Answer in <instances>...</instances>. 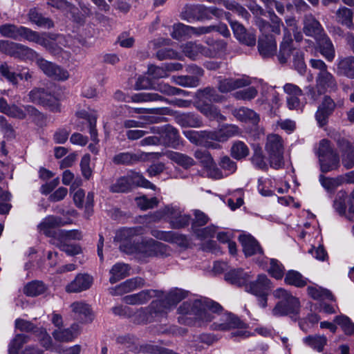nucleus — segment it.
I'll return each instance as SVG.
<instances>
[{
  "label": "nucleus",
  "mask_w": 354,
  "mask_h": 354,
  "mask_svg": "<svg viewBox=\"0 0 354 354\" xmlns=\"http://www.w3.org/2000/svg\"><path fill=\"white\" fill-rule=\"evenodd\" d=\"M272 288L271 281L266 274H259L257 279L252 281L251 279L245 286V290L254 296L265 295L269 293Z\"/></svg>",
  "instance_id": "nucleus-18"
},
{
  "label": "nucleus",
  "mask_w": 354,
  "mask_h": 354,
  "mask_svg": "<svg viewBox=\"0 0 354 354\" xmlns=\"http://www.w3.org/2000/svg\"><path fill=\"white\" fill-rule=\"evenodd\" d=\"M45 286L41 281H32L28 283L25 287L24 293L30 297L37 296L45 291Z\"/></svg>",
  "instance_id": "nucleus-57"
},
{
  "label": "nucleus",
  "mask_w": 354,
  "mask_h": 354,
  "mask_svg": "<svg viewBox=\"0 0 354 354\" xmlns=\"http://www.w3.org/2000/svg\"><path fill=\"white\" fill-rule=\"evenodd\" d=\"M232 114L238 120L252 124H257L260 120L259 115L255 111L245 107L234 109Z\"/></svg>",
  "instance_id": "nucleus-42"
},
{
  "label": "nucleus",
  "mask_w": 354,
  "mask_h": 354,
  "mask_svg": "<svg viewBox=\"0 0 354 354\" xmlns=\"http://www.w3.org/2000/svg\"><path fill=\"white\" fill-rule=\"evenodd\" d=\"M65 225V222L59 217L55 216H48L44 218L38 225L40 232L48 236L52 237L51 243L54 239H58V232L59 230L57 227Z\"/></svg>",
  "instance_id": "nucleus-19"
},
{
  "label": "nucleus",
  "mask_w": 354,
  "mask_h": 354,
  "mask_svg": "<svg viewBox=\"0 0 354 354\" xmlns=\"http://www.w3.org/2000/svg\"><path fill=\"white\" fill-rule=\"evenodd\" d=\"M284 281L286 284L296 287H303L307 283L306 279L295 270H289L285 276Z\"/></svg>",
  "instance_id": "nucleus-49"
},
{
  "label": "nucleus",
  "mask_w": 354,
  "mask_h": 354,
  "mask_svg": "<svg viewBox=\"0 0 354 354\" xmlns=\"http://www.w3.org/2000/svg\"><path fill=\"white\" fill-rule=\"evenodd\" d=\"M343 106L344 101L342 100L335 102L330 96L325 95L315 113V119L319 126L324 127L326 125L328 122V117L333 113L335 108Z\"/></svg>",
  "instance_id": "nucleus-12"
},
{
  "label": "nucleus",
  "mask_w": 354,
  "mask_h": 354,
  "mask_svg": "<svg viewBox=\"0 0 354 354\" xmlns=\"http://www.w3.org/2000/svg\"><path fill=\"white\" fill-rule=\"evenodd\" d=\"M283 91L287 94V105L290 109H297L300 106L299 97L302 91L295 84L287 83L283 86Z\"/></svg>",
  "instance_id": "nucleus-32"
},
{
  "label": "nucleus",
  "mask_w": 354,
  "mask_h": 354,
  "mask_svg": "<svg viewBox=\"0 0 354 354\" xmlns=\"http://www.w3.org/2000/svg\"><path fill=\"white\" fill-rule=\"evenodd\" d=\"M337 74L354 79V57H339L337 59Z\"/></svg>",
  "instance_id": "nucleus-36"
},
{
  "label": "nucleus",
  "mask_w": 354,
  "mask_h": 354,
  "mask_svg": "<svg viewBox=\"0 0 354 354\" xmlns=\"http://www.w3.org/2000/svg\"><path fill=\"white\" fill-rule=\"evenodd\" d=\"M68 241L54 239L53 244L58 247L61 250L69 256L76 255L81 252V248L77 245H69Z\"/></svg>",
  "instance_id": "nucleus-54"
},
{
  "label": "nucleus",
  "mask_w": 354,
  "mask_h": 354,
  "mask_svg": "<svg viewBox=\"0 0 354 354\" xmlns=\"http://www.w3.org/2000/svg\"><path fill=\"white\" fill-rule=\"evenodd\" d=\"M80 327L78 324H74L68 328L57 329L53 333L54 338L59 342H71L80 334Z\"/></svg>",
  "instance_id": "nucleus-39"
},
{
  "label": "nucleus",
  "mask_w": 354,
  "mask_h": 354,
  "mask_svg": "<svg viewBox=\"0 0 354 354\" xmlns=\"http://www.w3.org/2000/svg\"><path fill=\"white\" fill-rule=\"evenodd\" d=\"M28 342V337L26 335L20 334L16 335L15 339L11 342L9 346L8 352L9 354H18L19 350L24 345V344Z\"/></svg>",
  "instance_id": "nucleus-64"
},
{
  "label": "nucleus",
  "mask_w": 354,
  "mask_h": 354,
  "mask_svg": "<svg viewBox=\"0 0 354 354\" xmlns=\"http://www.w3.org/2000/svg\"><path fill=\"white\" fill-rule=\"evenodd\" d=\"M338 146L342 151V164L346 169L354 167V147L347 140H341Z\"/></svg>",
  "instance_id": "nucleus-41"
},
{
  "label": "nucleus",
  "mask_w": 354,
  "mask_h": 354,
  "mask_svg": "<svg viewBox=\"0 0 354 354\" xmlns=\"http://www.w3.org/2000/svg\"><path fill=\"white\" fill-rule=\"evenodd\" d=\"M249 154V149L248 146L242 141H236L231 147V155L236 159L241 160Z\"/></svg>",
  "instance_id": "nucleus-51"
},
{
  "label": "nucleus",
  "mask_w": 354,
  "mask_h": 354,
  "mask_svg": "<svg viewBox=\"0 0 354 354\" xmlns=\"http://www.w3.org/2000/svg\"><path fill=\"white\" fill-rule=\"evenodd\" d=\"M0 33L3 37L16 40L26 39L39 45H46L44 37L39 36V32L24 26L6 24L0 26Z\"/></svg>",
  "instance_id": "nucleus-7"
},
{
  "label": "nucleus",
  "mask_w": 354,
  "mask_h": 354,
  "mask_svg": "<svg viewBox=\"0 0 354 354\" xmlns=\"http://www.w3.org/2000/svg\"><path fill=\"white\" fill-rule=\"evenodd\" d=\"M239 240L243 247V252L246 257L262 253V249L261 248L259 243L250 234H241L239 236Z\"/></svg>",
  "instance_id": "nucleus-34"
},
{
  "label": "nucleus",
  "mask_w": 354,
  "mask_h": 354,
  "mask_svg": "<svg viewBox=\"0 0 354 354\" xmlns=\"http://www.w3.org/2000/svg\"><path fill=\"white\" fill-rule=\"evenodd\" d=\"M333 207L340 215H346L347 208L349 214H354V191L348 197L344 191H339L337 194Z\"/></svg>",
  "instance_id": "nucleus-23"
},
{
  "label": "nucleus",
  "mask_w": 354,
  "mask_h": 354,
  "mask_svg": "<svg viewBox=\"0 0 354 354\" xmlns=\"http://www.w3.org/2000/svg\"><path fill=\"white\" fill-rule=\"evenodd\" d=\"M196 96L197 104L221 102L224 100L222 95H220L215 88L210 87L198 91Z\"/></svg>",
  "instance_id": "nucleus-38"
},
{
  "label": "nucleus",
  "mask_w": 354,
  "mask_h": 354,
  "mask_svg": "<svg viewBox=\"0 0 354 354\" xmlns=\"http://www.w3.org/2000/svg\"><path fill=\"white\" fill-rule=\"evenodd\" d=\"M141 156L138 154L129 152L120 153L113 158V162L116 164H131L138 161Z\"/></svg>",
  "instance_id": "nucleus-59"
},
{
  "label": "nucleus",
  "mask_w": 354,
  "mask_h": 354,
  "mask_svg": "<svg viewBox=\"0 0 354 354\" xmlns=\"http://www.w3.org/2000/svg\"><path fill=\"white\" fill-rule=\"evenodd\" d=\"M162 292L156 290H144L138 293L129 295L122 298V301L129 305H143L153 297L160 298Z\"/></svg>",
  "instance_id": "nucleus-22"
},
{
  "label": "nucleus",
  "mask_w": 354,
  "mask_h": 354,
  "mask_svg": "<svg viewBox=\"0 0 354 354\" xmlns=\"http://www.w3.org/2000/svg\"><path fill=\"white\" fill-rule=\"evenodd\" d=\"M0 111L12 118L24 119L27 114L35 115L37 110L30 105L24 107L8 105L5 99L0 98Z\"/></svg>",
  "instance_id": "nucleus-17"
},
{
  "label": "nucleus",
  "mask_w": 354,
  "mask_h": 354,
  "mask_svg": "<svg viewBox=\"0 0 354 354\" xmlns=\"http://www.w3.org/2000/svg\"><path fill=\"white\" fill-rule=\"evenodd\" d=\"M315 39L319 46L321 54L327 61L332 62L335 56V50L330 38L324 33Z\"/></svg>",
  "instance_id": "nucleus-40"
},
{
  "label": "nucleus",
  "mask_w": 354,
  "mask_h": 354,
  "mask_svg": "<svg viewBox=\"0 0 354 354\" xmlns=\"http://www.w3.org/2000/svg\"><path fill=\"white\" fill-rule=\"evenodd\" d=\"M129 266L124 263H117L113 266L110 270V279L111 283H115L117 281L127 277L129 274Z\"/></svg>",
  "instance_id": "nucleus-43"
},
{
  "label": "nucleus",
  "mask_w": 354,
  "mask_h": 354,
  "mask_svg": "<svg viewBox=\"0 0 354 354\" xmlns=\"http://www.w3.org/2000/svg\"><path fill=\"white\" fill-rule=\"evenodd\" d=\"M304 343L316 350L318 352H322L324 350V346L327 343V338L324 335H309L303 339Z\"/></svg>",
  "instance_id": "nucleus-47"
},
{
  "label": "nucleus",
  "mask_w": 354,
  "mask_h": 354,
  "mask_svg": "<svg viewBox=\"0 0 354 354\" xmlns=\"http://www.w3.org/2000/svg\"><path fill=\"white\" fill-rule=\"evenodd\" d=\"M310 66L318 70L316 75V87L320 91L335 92L337 90L338 84L335 77L328 70V66L321 59H311Z\"/></svg>",
  "instance_id": "nucleus-6"
},
{
  "label": "nucleus",
  "mask_w": 354,
  "mask_h": 354,
  "mask_svg": "<svg viewBox=\"0 0 354 354\" xmlns=\"http://www.w3.org/2000/svg\"><path fill=\"white\" fill-rule=\"evenodd\" d=\"M133 184L145 188L156 189L153 184L137 173L120 178L111 186L110 189L113 192H125L129 191Z\"/></svg>",
  "instance_id": "nucleus-11"
},
{
  "label": "nucleus",
  "mask_w": 354,
  "mask_h": 354,
  "mask_svg": "<svg viewBox=\"0 0 354 354\" xmlns=\"http://www.w3.org/2000/svg\"><path fill=\"white\" fill-rule=\"evenodd\" d=\"M293 65L295 68L300 73L304 74L306 71V66L304 59V53L299 49H294L293 51Z\"/></svg>",
  "instance_id": "nucleus-62"
},
{
  "label": "nucleus",
  "mask_w": 354,
  "mask_h": 354,
  "mask_svg": "<svg viewBox=\"0 0 354 354\" xmlns=\"http://www.w3.org/2000/svg\"><path fill=\"white\" fill-rule=\"evenodd\" d=\"M230 25L234 36L239 41L248 46L255 45L256 36L253 32H247L245 28L236 21H231Z\"/></svg>",
  "instance_id": "nucleus-33"
},
{
  "label": "nucleus",
  "mask_w": 354,
  "mask_h": 354,
  "mask_svg": "<svg viewBox=\"0 0 354 354\" xmlns=\"http://www.w3.org/2000/svg\"><path fill=\"white\" fill-rule=\"evenodd\" d=\"M144 233V228L141 226L122 228L118 230L115 236L114 241L118 243L120 250H121L122 245H133L131 243L132 239L137 235H140Z\"/></svg>",
  "instance_id": "nucleus-24"
},
{
  "label": "nucleus",
  "mask_w": 354,
  "mask_h": 354,
  "mask_svg": "<svg viewBox=\"0 0 354 354\" xmlns=\"http://www.w3.org/2000/svg\"><path fill=\"white\" fill-rule=\"evenodd\" d=\"M258 50L263 58L274 56L277 53V42L273 36L262 35L259 39Z\"/></svg>",
  "instance_id": "nucleus-27"
},
{
  "label": "nucleus",
  "mask_w": 354,
  "mask_h": 354,
  "mask_svg": "<svg viewBox=\"0 0 354 354\" xmlns=\"http://www.w3.org/2000/svg\"><path fill=\"white\" fill-rule=\"evenodd\" d=\"M93 283V278L86 274H80L75 279L66 286L68 292H78L89 288Z\"/></svg>",
  "instance_id": "nucleus-31"
},
{
  "label": "nucleus",
  "mask_w": 354,
  "mask_h": 354,
  "mask_svg": "<svg viewBox=\"0 0 354 354\" xmlns=\"http://www.w3.org/2000/svg\"><path fill=\"white\" fill-rule=\"evenodd\" d=\"M28 16L30 21L39 27L50 28L54 26L50 19L43 17L36 8H31L28 12Z\"/></svg>",
  "instance_id": "nucleus-46"
},
{
  "label": "nucleus",
  "mask_w": 354,
  "mask_h": 354,
  "mask_svg": "<svg viewBox=\"0 0 354 354\" xmlns=\"http://www.w3.org/2000/svg\"><path fill=\"white\" fill-rule=\"evenodd\" d=\"M212 26H201L198 28L178 24L173 26L171 36L176 39H180L183 37L192 35H201L210 32Z\"/></svg>",
  "instance_id": "nucleus-20"
},
{
  "label": "nucleus",
  "mask_w": 354,
  "mask_h": 354,
  "mask_svg": "<svg viewBox=\"0 0 354 354\" xmlns=\"http://www.w3.org/2000/svg\"><path fill=\"white\" fill-rule=\"evenodd\" d=\"M194 157L200 162L203 167L207 169H212L215 165L210 153L206 150H196L194 153Z\"/></svg>",
  "instance_id": "nucleus-56"
},
{
  "label": "nucleus",
  "mask_w": 354,
  "mask_h": 354,
  "mask_svg": "<svg viewBox=\"0 0 354 354\" xmlns=\"http://www.w3.org/2000/svg\"><path fill=\"white\" fill-rule=\"evenodd\" d=\"M36 64L44 74L54 80H66L69 77L67 71L41 57L37 59Z\"/></svg>",
  "instance_id": "nucleus-16"
},
{
  "label": "nucleus",
  "mask_w": 354,
  "mask_h": 354,
  "mask_svg": "<svg viewBox=\"0 0 354 354\" xmlns=\"http://www.w3.org/2000/svg\"><path fill=\"white\" fill-rule=\"evenodd\" d=\"M178 122L182 126H188L191 127H199L201 126V120L192 114H184L179 117Z\"/></svg>",
  "instance_id": "nucleus-63"
},
{
  "label": "nucleus",
  "mask_w": 354,
  "mask_h": 354,
  "mask_svg": "<svg viewBox=\"0 0 354 354\" xmlns=\"http://www.w3.org/2000/svg\"><path fill=\"white\" fill-rule=\"evenodd\" d=\"M240 133L241 131L237 126L234 124H225L217 131H209V133H206V135L209 138L210 140L225 142L230 138Z\"/></svg>",
  "instance_id": "nucleus-25"
},
{
  "label": "nucleus",
  "mask_w": 354,
  "mask_h": 354,
  "mask_svg": "<svg viewBox=\"0 0 354 354\" xmlns=\"http://www.w3.org/2000/svg\"><path fill=\"white\" fill-rule=\"evenodd\" d=\"M304 32L315 39L325 33L320 23L312 15H307L304 17Z\"/></svg>",
  "instance_id": "nucleus-37"
},
{
  "label": "nucleus",
  "mask_w": 354,
  "mask_h": 354,
  "mask_svg": "<svg viewBox=\"0 0 354 354\" xmlns=\"http://www.w3.org/2000/svg\"><path fill=\"white\" fill-rule=\"evenodd\" d=\"M209 47H203L196 43L188 42L183 46V52L190 59H195L200 55L205 57H214L219 51L225 48V44L223 41H207Z\"/></svg>",
  "instance_id": "nucleus-9"
},
{
  "label": "nucleus",
  "mask_w": 354,
  "mask_h": 354,
  "mask_svg": "<svg viewBox=\"0 0 354 354\" xmlns=\"http://www.w3.org/2000/svg\"><path fill=\"white\" fill-rule=\"evenodd\" d=\"M243 323L236 316L225 313L221 315L219 322H215L212 325V328L218 330H227L232 328H241Z\"/></svg>",
  "instance_id": "nucleus-29"
},
{
  "label": "nucleus",
  "mask_w": 354,
  "mask_h": 354,
  "mask_svg": "<svg viewBox=\"0 0 354 354\" xmlns=\"http://www.w3.org/2000/svg\"><path fill=\"white\" fill-rule=\"evenodd\" d=\"M145 284V281L141 277H134L120 283L115 288L110 290L112 295H122L127 292H132L138 288H142Z\"/></svg>",
  "instance_id": "nucleus-30"
},
{
  "label": "nucleus",
  "mask_w": 354,
  "mask_h": 354,
  "mask_svg": "<svg viewBox=\"0 0 354 354\" xmlns=\"http://www.w3.org/2000/svg\"><path fill=\"white\" fill-rule=\"evenodd\" d=\"M39 36L44 37L46 45H41L52 53H57L63 46H67L66 38L61 35L41 33Z\"/></svg>",
  "instance_id": "nucleus-28"
},
{
  "label": "nucleus",
  "mask_w": 354,
  "mask_h": 354,
  "mask_svg": "<svg viewBox=\"0 0 354 354\" xmlns=\"http://www.w3.org/2000/svg\"><path fill=\"white\" fill-rule=\"evenodd\" d=\"M189 72L193 75L173 76L171 80L176 84L184 87H196L199 85V78L203 75V70L193 65L189 67Z\"/></svg>",
  "instance_id": "nucleus-21"
},
{
  "label": "nucleus",
  "mask_w": 354,
  "mask_h": 354,
  "mask_svg": "<svg viewBox=\"0 0 354 354\" xmlns=\"http://www.w3.org/2000/svg\"><path fill=\"white\" fill-rule=\"evenodd\" d=\"M250 272H245L240 268L231 270L225 275V279L230 283L237 286H243L245 289L250 281Z\"/></svg>",
  "instance_id": "nucleus-35"
},
{
  "label": "nucleus",
  "mask_w": 354,
  "mask_h": 354,
  "mask_svg": "<svg viewBox=\"0 0 354 354\" xmlns=\"http://www.w3.org/2000/svg\"><path fill=\"white\" fill-rule=\"evenodd\" d=\"M292 39L290 36H285L283 41L280 45L279 53L278 55V59L280 63H286L290 56V54L293 55L295 48H292Z\"/></svg>",
  "instance_id": "nucleus-48"
},
{
  "label": "nucleus",
  "mask_w": 354,
  "mask_h": 354,
  "mask_svg": "<svg viewBox=\"0 0 354 354\" xmlns=\"http://www.w3.org/2000/svg\"><path fill=\"white\" fill-rule=\"evenodd\" d=\"M315 153L318 157L322 172L326 173L339 167V155L329 140L326 139L320 140Z\"/></svg>",
  "instance_id": "nucleus-5"
},
{
  "label": "nucleus",
  "mask_w": 354,
  "mask_h": 354,
  "mask_svg": "<svg viewBox=\"0 0 354 354\" xmlns=\"http://www.w3.org/2000/svg\"><path fill=\"white\" fill-rule=\"evenodd\" d=\"M206 133H209V131H201L198 132L194 130H185L183 131L185 136L192 143L198 145L203 141L205 140L208 142L209 138L207 137Z\"/></svg>",
  "instance_id": "nucleus-52"
},
{
  "label": "nucleus",
  "mask_w": 354,
  "mask_h": 354,
  "mask_svg": "<svg viewBox=\"0 0 354 354\" xmlns=\"http://www.w3.org/2000/svg\"><path fill=\"white\" fill-rule=\"evenodd\" d=\"M151 131L160 135L161 144L165 146L177 148L180 145V136L176 129L171 125L160 127H152Z\"/></svg>",
  "instance_id": "nucleus-13"
},
{
  "label": "nucleus",
  "mask_w": 354,
  "mask_h": 354,
  "mask_svg": "<svg viewBox=\"0 0 354 354\" xmlns=\"http://www.w3.org/2000/svg\"><path fill=\"white\" fill-rule=\"evenodd\" d=\"M193 11L195 13L198 15V17L199 19H209L211 15L217 16L219 15L220 11L216 7H205L203 5H198L192 8Z\"/></svg>",
  "instance_id": "nucleus-55"
},
{
  "label": "nucleus",
  "mask_w": 354,
  "mask_h": 354,
  "mask_svg": "<svg viewBox=\"0 0 354 354\" xmlns=\"http://www.w3.org/2000/svg\"><path fill=\"white\" fill-rule=\"evenodd\" d=\"M30 101L43 106H48L52 111L59 110V105L57 100L50 93L41 88H35L29 93Z\"/></svg>",
  "instance_id": "nucleus-15"
},
{
  "label": "nucleus",
  "mask_w": 354,
  "mask_h": 354,
  "mask_svg": "<svg viewBox=\"0 0 354 354\" xmlns=\"http://www.w3.org/2000/svg\"><path fill=\"white\" fill-rule=\"evenodd\" d=\"M186 296L187 292L178 288L171 290L165 295L162 292V297L152 301L148 308L140 309V313L145 314L142 321L150 322L152 317L167 313Z\"/></svg>",
  "instance_id": "nucleus-2"
},
{
  "label": "nucleus",
  "mask_w": 354,
  "mask_h": 354,
  "mask_svg": "<svg viewBox=\"0 0 354 354\" xmlns=\"http://www.w3.org/2000/svg\"><path fill=\"white\" fill-rule=\"evenodd\" d=\"M196 106L203 114L210 119L225 120V117L221 113L219 109L210 103L197 104Z\"/></svg>",
  "instance_id": "nucleus-45"
},
{
  "label": "nucleus",
  "mask_w": 354,
  "mask_h": 354,
  "mask_svg": "<svg viewBox=\"0 0 354 354\" xmlns=\"http://www.w3.org/2000/svg\"><path fill=\"white\" fill-rule=\"evenodd\" d=\"M337 21L349 28H353V12L351 9L342 7L336 12Z\"/></svg>",
  "instance_id": "nucleus-50"
},
{
  "label": "nucleus",
  "mask_w": 354,
  "mask_h": 354,
  "mask_svg": "<svg viewBox=\"0 0 354 354\" xmlns=\"http://www.w3.org/2000/svg\"><path fill=\"white\" fill-rule=\"evenodd\" d=\"M319 182L322 187L327 191H333L341 185L339 176L335 178L325 177L323 175L319 176Z\"/></svg>",
  "instance_id": "nucleus-61"
},
{
  "label": "nucleus",
  "mask_w": 354,
  "mask_h": 354,
  "mask_svg": "<svg viewBox=\"0 0 354 354\" xmlns=\"http://www.w3.org/2000/svg\"><path fill=\"white\" fill-rule=\"evenodd\" d=\"M165 155L171 161L185 169H187L195 164V161L192 158L179 152L168 151L165 153Z\"/></svg>",
  "instance_id": "nucleus-44"
},
{
  "label": "nucleus",
  "mask_w": 354,
  "mask_h": 354,
  "mask_svg": "<svg viewBox=\"0 0 354 354\" xmlns=\"http://www.w3.org/2000/svg\"><path fill=\"white\" fill-rule=\"evenodd\" d=\"M270 268L268 270L270 275L276 279H281L284 275V268L277 260L271 259L270 260Z\"/></svg>",
  "instance_id": "nucleus-60"
},
{
  "label": "nucleus",
  "mask_w": 354,
  "mask_h": 354,
  "mask_svg": "<svg viewBox=\"0 0 354 354\" xmlns=\"http://www.w3.org/2000/svg\"><path fill=\"white\" fill-rule=\"evenodd\" d=\"M273 295L279 299L272 309V313L274 316H283L289 313L297 312L300 307L299 299L291 295L286 290L279 288L276 289Z\"/></svg>",
  "instance_id": "nucleus-8"
},
{
  "label": "nucleus",
  "mask_w": 354,
  "mask_h": 354,
  "mask_svg": "<svg viewBox=\"0 0 354 354\" xmlns=\"http://www.w3.org/2000/svg\"><path fill=\"white\" fill-rule=\"evenodd\" d=\"M308 294L314 299H333L331 292L317 286L308 287Z\"/></svg>",
  "instance_id": "nucleus-53"
},
{
  "label": "nucleus",
  "mask_w": 354,
  "mask_h": 354,
  "mask_svg": "<svg viewBox=\"0 0 354 354\" xmlns=\"http://www.w3.org/2000/svg\"><path fill=\"white\" fill-rule=\"evenodd\" d=\"M183 212V210L179 206L169 205L155 212L151 219L153 222L168 219L172 228L180 229L187 226L191 219L189 215Z\"/></svg>",
  "instance_id": "nucleus-4"
},
{
  "label": "nucleus",
  "mask_w": 354,
  "mask_h": 354,
  "mask_svg": "<svg viewBox=\"0 0 354 354\" xmlns=\"http://www.w3.org/2000/svg\"><path fill=\"white\" fill-rule=\"evenodd\" d=\"M271 167L279 169L283 165V145L281 138L277 134H270L267 137L266 143Z\"/></svg>",
  "instance_id": "nucleus-10"
},
{
  "label": "nucleus",
  "mask_w": 354,
  "mask_h": 354,
  "mask_svg": "<svg viewBox=\"0 0 354 354\" xmlns=\"http://www.w3.org/2000/svg\"><path fill=\"white\" fill-rule=\"evenodd\" d=\"M121 251L128 254H133L142 261H145L147 259L153 257H166L171 253V250L168 245L156 241L152 239L134 245H122Z\"/></svg>",
  "instance_id": "nucleus-3"
},
{
  "label": "nucleus",
  "mask_w": 354,
  "mask_h": 354,
  "mask_svg": "<svg viewBox=\"0 0 354 354\" xmlns=\"http://www.w3.org/2000/svg\"><path fill=\"white\" fill-rule=\"evenodd\" d=\"M21 48V44L8 41H2L0 42L1 50L15 57H18Z\"/></svg>",
  "instance_id": "nucleus-58"
},
{
  "label": "nucleus",
  "mask_w": 354,
  "mask_h": 354,
  "mask_svg": "<svg viewBox=\"0 0 354 354\" xmlns=\"http://www.w3.org/2000/svg\"><path fill=\"white\" fill-rule=\"evenodd\" d=\"M222 310V306L219 304L207 298H201L183 302L178 311L182 315H194V324L202 326L214 319V314Z\"/></svg>",
  "instance_id": "nucleus-1"
},
{
  "label": "nucleus",
  "mask_w": 354,
  "mask_h": 354,
  "mask_svg": "<svg viewBox=\"0 0 354 354\" xmlns=\"http://www.w3.org/2000/svg\"><path fill=\"white\" fill-rule=\"evenodd\" d=\"M74 319L82 323H88L93 320V315L90 306L83 301H75L71 305Z\"/></svg>",
  "instance_id": "nucleus-26"
},
{
  "label": "nucleus",
  "mask_w": 354,
  "mask_h": 354,
  "mask_svg": "<svg viewBox=\"0 0 354 354\" xmlns=\"http://www.w3.org/2000/svg\"><path fill=\"white\" fill-rule=\"evenodd\" d=\"M259 86L261 90L262 97L261 99L257 100V102L262 104L267 100L266 93L269 89V87L266 84H264L261 80L258 81V85L257 86H250L243 90L237 91L234 93V97L236 100L250 101L257 97Z\"/></svg>",
  "instance_id": "nucleus-14"
}]
</instances>
